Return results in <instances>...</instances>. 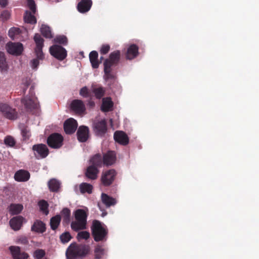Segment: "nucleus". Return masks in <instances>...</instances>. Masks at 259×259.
Instances as JSON below:
<instances>
[{
	"label": "nucleus",
	"mask_w": 259,
	"mask_h": 259,
	"mask_svg": "<svg viewBox=\"0 0 259 259\" xmlns=\"http://www.w3.org/2000/svg\"><path fill=\"white\" fill-rule=\"evenodd\" d=\"M106 252V250L100 245H97L94 250L96 259H101Z\"/></svg>",
	"instance_id": "nucleus-32"
},
{
	"label": "nucleus",
	"mask_w": 259,
	"mask_h": 259,
	"mask_svg": "<svg viewBox=\"0 0 259 259\" xmlns=\"http://www.w3.org/2000/svg\"><path fill=\"white\" fill-rule=\"evenodd\" d=\"M8 69V64L6 61L5 55L3 52H0V70L7 71Z\"/></svg>",
	"instance_id": "nucleus-31"
},
{
	"label": "nucleus",
	"mask_w": 259,
	"mask_h": 259,
	"mask_svg": "<svg viewBox=\"0 0 259 259\" xmlns=\"http://www.w3.org/2000/svg\"><path fill=\"white\" fill-rule=\"evenodd\" d=\"M79 94L85 98L89 97L90 96L88 89L87 87H84L80 89Z\"/></svg>",
	"instance_id": "nucleus-49"
},
{
	"label": "nucleus",
	"mask_w": 259,
	"mask_h": 259,
	"mask_svg": "<svg viewBox=\"0 0 259 259\" xmlns=\"http://www.w3.org/2000/svg\"><path fill=\"white\" fill-rule=\"evenodd\" d=\"M101 200L102 202L106 205L107 207L114 205L116 203L115 199L110 197L108 195L102 193L101 195Z\"/></svg>",
	"instance_id": "nucleus-22"
},
{
	"label": "nucleus",
	"mask_w": 259,
	"mask_h": 259,
	"mask_svg": "<svg viewBox=\"0 0 259 259\" xmlns=\"http://www.w3.org/2000/svg\"><path fill=\"white\" fill-rule=\"evenodd\" d=\"M77 139L81 142H85L89 137V128L85 126H80L77 132Z\"/></svg>",
	"instance_id": "nucleus-17"
},
{
	"label": "nucleus",
	"mask_w": 259,
	"mask_h": 259,
	"mask_svg": "<svg viewBox=\"0 0 259 259\" xmlns=\"http://www.w3.org/2000/svg\"><path fill=\"white\" fill-rule=\"evenodd\" d=\"M92 165L96 167L101 166L103 163V157L102 158L100 154H96L90 160Z\"/></svg>",
	"instance_id": "nucleus-28"
},
{
	"label": "nucleus",
	"mask_w": 259,
	"mask_h": 259,
	"mask_svg": "<svg viewBox=\"0 0 259 259\" xmlns=\"http://www.w3.org/2000/svg\"><path fill=\"white\" fill-rule=\"evenodd\" d=\"M71 108L76 113H82L85 110V105L80 100H74L71 103Z\"/></svg>",
	"instance_id": "nucleus-14"
},
{
	"label": "nucleus",
	"mask_w": 259,
	"mask_h": 259,
	"mask_svg": "<svg viewBox=\"0 0 259 259\" xmlns=\"http://www.w3.org/2000/svg\"><path fill=\"white\" fill-rule=\"evenodd\" d=\"M61 217L60 215H57L51 218L50 220V226L52 230H55L60 223Z\"/></svg>",
	"instance_id": "nucleus-33"
},
{
	"label": "nucleus",
	"mask_w": 259,
	"mask_h": 259,
	"mask_svg": "<svg viewBox=\"0 0 259 259\" xmlns=\"http://www.w3.org/2000/svg\"><path fill=\"white\" fill-rule=\"evenodd\" d=\"M50 52L53 56L60 61L64 60L67 56V51L65 49L56 45L50 48Z\"/></svg>",
	"instance_id": "nucleus-7"
},
{
	"label": "nucleus",
	"mask_w": 259,
	"mask_h": 259,
	"mask_svg": "<svg viewBox=\"0 0 259 259\" xmlns=\"http://www.w3.org/2000/svg\"><path fill=\"white\" fill-rule=\"evenodd\" d=\"M109 50L110 46L109 45H103L100 49V53L106 54L109 52Z\"/></svg>",
	"instance_id": "nucleus-53"
},
{
	"label": "nucleus",
	"mask_w": 259,
	"mask_h": 259,
	"mask_svg": "<svg viewBox=\"0 0 259 259\" xmlns=\"http://www.w3.org/2000/svg\"><path fill=\"white\" fill-rule=\"evenodd\" d=\"M34 155L36 158H46L49 154V149L45 144H38L32 146Z\"/></svg>",
	"instance_id": "nucleus-6"
},
{
	"label": "nucleus",
	"mask_w": 259,
	"mask_h": 259,
	"mask_svg": "<svg viewBox=\"0 0 259 259\" xmlns=\"http://www.w3.org/2000/svg\"><path fill=\"white\" fill-rule=\"evenodd\" d=\"M113 106V103L110 98H103L102 104L101 106V109L104 112L110 111Z\"/></svg>",
	"instance_id": "nucleus-26"
},
{
	"label": "nucleus",
	"mask_w": 259,
	"mask_h": 259,
	"mask_svg": "<svg viewBox=\"0 0 259 259\" xmlns=\"http://www.w3.org/2000/svg\"><path fill=\"white\" fill-rule=\"evenodd\" d=\"M9 250L13 259H26L29 257L28 253L21 251V248L19 246H11L9 247Z\"/></svg>",
	"instance_id": "nucleus-10"
},
{
	"label": "nucleus",
	"mask_w": 259,
	"mask_h": 259,
	"mask_svg": "<svg viewBox=\"0 0 259 259\" xmlns=\"http://www.w3.org/2000/svg\"><path fill=\"white\" fill-rule=\"evenodd\" d=\"M77 123L76 121L73 118L67 119L64 123V129L67 134L73 133L76 130Z\"/></svg>",
	"instance_id": "nucleus-13"
},
{
	"label": "nucleus",
	"mask_w": 259,
	"mask_h": 259,
	"mask_svg": "<svg viewBox=\"0 0 259 259\" xmlns=\"http://www.w3.org/2000/svg\"><path fill=\"white\" fill-rule=\"evenodd\" d=\"M92 5L91 0H81L77 5V10L81 13H84L88 12Z\"/></svg>",
	"instance_id": "nucleus-18"
},
{
	"label": "nucleus",
	"mask_w": 259,
	"mask_h": 259,
	"mask_svg": "<svg viewBox=\"0 0 259 259\" xmlns=\"http://www.w3.org/2000/svg\"><path fill=\"white\" fill-rule=\"evenodd\" d=\"M38 205L41 211H42L46 215H47L49 213L48 209V204L47 201L44 200H40L38 202Z\"/></svg>",
	"instance_id": "nucleus-39"
},
{
	"label": "nucleus",
	"mask_w": 259,
	"mask_h": 259,
	"mask_svg": "<svg viewBox=\"0 0 259 259\" xmlns=\"http://www.w3.org/2000/svg\"><path fill=\"white\" fill-rule=\"evenodd\" d=\"M98 57V54L95 51H92L89 55L90 60L94 68H97L99 66Z\"/></svg>",
	"instance_id": "nucleus-25"
},
{
	"label": "nucleus",
	"mask_w": 259,
	"mask_h": 259,
	"mask_svg": "<svg viewBox=\"0 0 259 259\" xmlns=\"http://www.w3.org/2000/svg\"><path fill=\"white\" fill-rule=\"evenodd\" d=\"M90 237V233L86 231L79 232L77 235V238L79 241L81 239L87 240L89 239Z\"/></svg>",
	"instance_id": "nucleus-42"
},
{
	"label": "nucleus",
	"mask_w": 259,
	"mask_h": 259,
	"mask_svg": "<svg viewBox=\"0 0 259 259\" xmlns=\"http://www.w3.org/2000/svg\"><path fill=\"white\" fill-rule=\"evenodd\" d=\"M48 185L50 191L52 192H57L60 187V182L55 179L50 180Z\"/></svg>",
	"instance_id": "nucleus-27"
},
{
	"label": "nucleus",
	"mask_w": 259,
	"mask_h": 259,
	"mask_svg": "<svg viewBox=\"0 0 259 259\" xmlns=\"http://www.w3.org/2000/svg\"><path fill=\"white\" fill-rule=\"evenodd\" d=\"M22 134L23 138L25 139H28L30 136L29 131H27V130H26V129H24L22 131Z\"/></svg>",
	"instance_id": "nucleus-55"
},
{
	"label": "nucleus",
	"mask_w": 259,
	"mask_h": 259,
	"mask_svg": "<svg viewBox=\"0 0 259 259\" xmlns=\"http://www.w3.org/2000/svg\"><path fill=\"white\" fill-rule=\"evenodd\" d=\"M8 4L7 0H0V5L3 7H6Z\"/></svg>",
	"instance_id": "nucleus-56"
},
{
	"label": "nucleus",
	"mask_w": 259,
	"mask_h": 259,
	"mask_svg": "<svg viewBox=\"0 0 259 259\" xmlns=\"http://www.w3.org/2000/svg\"><path fill=\"white\" fill-rule=\"evenodd\" d=\"M116 172L114 169H110L103 173L101 178L103 184L105 186L110 185L113 181Z\"/></svg>",
	"instance_id": "nucleus-12"
},
{
	"label": "nucleus",
	"mask_w": 259,
	"mask_h": 259,
	"mask_svg": "<svg viewBox=\"0 0 259 259\" xmlns=\"http://www.w3.org/2000/svg\"><path fill=\"white\" fill-rule=\"evenodd\" d=\"M62 215H63L64 219L66 221H68L69 220L70 215V211L69 209L67 208H64L62 212Z\"/></svg>",
	"instance_id": "nucleus-48"
},
{
	"label": "nucleus",
	"mask_w": 259,
	"mask_h": 259,
	"mask_svg": "<svg viewBox=\"0 0 259 259\" xmlns=\"http://www.w3.org/2000/svg\"><path fill=\"white\" fill-rule=\"evenodd\" d=\"M25 241L24 242V243H26L27 242V240L26 239H25L24 240Z\"/></svg>",
	"instance_id": "nucleus-59"
},
{
	"label": "nucleus",
	"mask_w": 259,
	"mask_h": 259,
	"mask_svg": "<svg viewBox=\"0 0 259 259\" xmlns=\"http://www.w3.org/2000/svg\"><path fill=\"white\" fill-rule=\"evenodd\" d=\"M120 57V52L118 51H114L110 54L109 58L106 59L105 61L110 63V67L113 64L118 62Z\"/></svg>",
	"instance_id": "nucleus-23"
},
{
	"label": "nucleus",
	"mask_w": 259,
	"mask_h": 259,
	"mask_svg": "<svg viewBox=\"0 0 259 259\" xmlns=\"http://www.w3.org/2000/svg\"><path fill=\"white\" fill-rule=\"evenodd\" d=\"M10 16V14L9 11H3L0 16V18L2 19V21H6L7 20Z\"/></svg>",
	"instance_id": "nucleus-52"
},
{
	"label": "nucleus",
	"mask_w": 259,
	"mask_h": 259,
	"mask_svg": "<svg viewBox=\"0 0 259 259\" xmlns=\"http://www.w3.org/2000/svg\"><path fill=\"white\" fill-rule=\"evenodd\" d=\"M139 47L135 44H131V60L139 55Z\"/></svg>",
	"instance_id": "nucleus-38"
},
{
	"label": "nucleus",
	"mask_w": 259,
	"mask_h": 259,
	"mask_svg": "<svg viewBox=\"0 0 259 259\" xmlns=\"http://www.w3.org/2000/svg\"><path fill=\"white\" fill-rule=\"evenodd\" d=\"M126 53H127V55H126V58H127V59H130V58H129L128 54H130V47H128V48H127Z\"/></svg>",
	"instance_id": "nucleus-57"
},
{
	"label": "nucleus",
	"mask_w": 259,
	"mask_h": 259,
	"mask_svg": "<svg viewBox=\"0 0 259 259\" xmlns=\"http://www.w3.org/2000/svg\"><path fill=\"white\" fill-rule=\"evenodd\" d=\"M4 143L7 146L13 147L15 145L16 142L12 136H8L5 138Z\"/></svg>",
	"instance_id": "nucleus-44"
},
{
	"label": "nucleus",
	"mask_w": 259,
	"mask_h": 259,
	"mask_svg": "<svg viewBox=\"0 0 259 259\" xmlns=\"http://www.w3.org/2000/svg\"><path fill=\"white\" fill-rule=\"evenodd\" d=\"M20 29L17 27H12L9 31V36L12 39H14L15 36L20 34Z\"/></svg>",
	"instance_id": "nucleus-43"
},
{
	"label": "nucleus",
	"mask_w": 259,
	"mask_h": 259,
	"mask_svg": "<svg viewBox=\"0 0 259 259\" xmlns=\"http://www.w3.org/2000/svg\"><path fill=\"white\" fill-rule=\"evenodd\" d=\"M92 91L97 99H101L103 97L105 92L102 87L93 88Z\"/></svg>",
	"instance_id": "nucleus-37"
},
{
	"label": "nucleus",
	"mask_w": 259,
	"mask_h": 259,
	"mask_svg": "<svg viewBox=\"0 0 259 259\" xmlns=\"http://www.w3.org/2000/svg\"><path fill=\"white\" fill-rule=\"evenodd\" d=\"M23 209L22 205L20 204H12L9 206V212L12 215L20 213Z\"/></svg>",
	"instance_id": "nucleus-24"
},
{
	"label": "nucleus",
	"mask_w": 259,
	"mask_h": 259,
	"mask_svg": "<svg viewBox=\"0 0 259 259\" xmlns=\"http://www.w3.org/2000/svg\"><path fill=\"white\" fill-rule=\"evenodd\" d=\"M60 238L63 243H65L68 242L71 239V237L69 233L65 232L60 236Z\"/></svg>",
	"instance_id": "nucleus-46"
},
{
	"label": "nucleus",
	"mask_w": 259,
	"mask_h": 259,
	"mask_svg": "<svg viewBox=\"0 0 259 259\" xmlns=\"http://www.w3.org/2000/svg\"><path fill=\"white\" fill-rule=\"evenodd\" d=\"M79 189L80 193L82 194L86 192L89 194H91L92 192L93 186L90 184L82 183L79 185Z\"/></svg>",
	"instance_id": "nucleus-30"
},
{
	"label": "nucleus",
	"mask_w": 259,
	"mask_h": 259,
	"mask_svg": "<svg viewBox=\"0 0 259 259\" xmlns=\"http://www.w3.org/2000/svg\"><path fill=\"white\" fill-rule=\"evenodd\" d=\"M34 86L32 85L29 90L30 96H26L21 99V103L28 110L37 109L39 105L36 98L33 97Z\"/></svg>",
	"instance_id": "nucleus-4"
},
{
	"label": "nucleus",
	"mask_w": 259,
	"mask_h": 259,
	"mask_svg": "<svg viewBox=\"0 0 259 259\" xmlns=\"http://www.w3.org/2000/svg\"><path fill=\"white\" fill-rule=\"evenodd\" d=\"M27 4L29 9L33 13H35L36 11L35 5L33 0H27Z\"/></svg>",
	"instance_id": "nucleus-51"
},
{
	"label": "nucleus",
	"mask_w": 259,
	"mask_h": 259,
	"mask_svg": "<svg viewBox=\"0 0 259 259\" xmlns=\"http://www.w3.org/2000/svg\"><path fill=\"white\" fill-rule=\"evenodd\" d=\"M63 137L59 134H51L47 139L48 145L54 149L60 148L63 145Z\"/></svg>",
	"instance_id": "nucleus-5"
},
{
	"label": "nucleus",
	"mask_w": 259,
	"mask_h": 259,
	"mask_svg": "<svg viewBox=\"0 0 259 259\" xmlns=\"http://www.w3.org/2000/svg\"><path fill=\"white\" fill-rule=\"evenodd\" d=\"M99 170L97 167L94 166H90L87 169L85 172L86 177L91 180H95L97 178V175Z\"/></svg>",
	"instance_id": "nucleus-21"
},
{
	"label": "nucleus",
	"mask_w": 259,
	"mask_h": 259,
	"mask_svg": "<svg viewBox=\"0 0 259 259\" xmlns=\"http://www.w3.org/2000/svg\"><path fill=\"white\" fill-rule=\"evenodd\" d=\"M91 230L95 241L98 242L105 239L107 231L99 221L95 220L93 222Z\"/></svg>",
	"instance_id": "nucleus-3"
},
{
	"label": "nucleus",
	"mask_w": 259,
	"mask_h": 259,
	"mask_svg": "<svg viewBox=\"0 0 259 259\" xmlns=\"http://www.w3.org/2000/svg\"><path fill=\"white\" fill-rule=\"evenodd\" d=\"M24 20L25 22L30 24H35L36 23V19L34 16L30 12L26 11L24 16Z\"/></svg>",
	"instance_id": "nucleus-34"
},
{
	"label": "nucleus",
	"mask_w": 259,
	"mask_h": 259,
	"mask_svg": "<svg viewBox=\"0 0 259 259\" xmlns=\"http://www.w3.org/2000/svg\"><path fill=\"white\" fill-rule=\"evenodd\" d=\"M116 154L113 151H109L103 156V164L107 165H111L115 163Z\"/></svg>",
	"instance_id": "nucleus-19"
},
{
	"label": "nucleus",
	"mask_w": 259,
	"mask_h": 259,
	"mask_svg": "<svg viewBox=\"0 0 259 259\" xmlns=\"http://www.w3.org/2000/svg\"><path fill=\"white\" fill-rule=\"evenodd\" d=\"M55 42H58L63 45H66L67 42V38L64 35H59L56 36L54 39Z\"/></svg>",
	"instance_id": "nucleus-45"
},
{
	"label": "nucleus",
	"mask_w": 259,
	"mask_h": 259,
	"mask_svg": "<svg viewBox=\"0 0 259 259\" xmlns=\"http://www.w3.org/2000/svg\"><path fill=\"white\" fill-rule=\"evenodd\" d=\"M31 66L33 69H36L38 65H39V61L38 59H34L31 61Z\"/></svg>",
	"instance_id": "nucleus-54"
},
{
	"label": "nucleus",
	"mask_w": 259,
	"mask_h": 259,
	"mask_svg": "<svg viewBox=\"0 0 259 259\" xmlns=\"http://www.w3.org/2000/svg\"><path fill=\"white\" fill-rule=\"evenodd\" d=\"M31 83V80L29 78H26L23 80L22 83V88H23V93L25 94L26 91L29 85H30Z\"/></svg>",
	"instance_id": "nucleus-47"
},
{
	"label": "nucleus",
	"mask_w": 259,
	"mask_h": 259,
	"mask_svg": "<svg viewBox=\"0 0 259 259\" xmlns=\"http://www.w3.org/2000/svg\"><path fill=\"white\" fill-rule=\"evenodd\" d=\"M89 106H90V107H92L94 106V105H95V103H94V102H93V101H90V102H89Z\"/></svg>",
	"instance_id": "nucleus-58"
},
{
	"label": "nucleus",
	"mask_w": 259,
	"mask_h": 259,
	"mask_svg": "<svg viewBox=\"0 0 259 259\" xmlns=\"http://www.w3.org/2000/svg\"><path fill=\"white\" fill-rule=\"evenodd\" d=\"M104 72H105V78L106 79L109 78H113L114 77L113 75L110 73L111 71V67L110 65V63H108L107 61H105L104 63Z\"/></svg>",
	"instance_id": "nucleus-35"
},
{
	"label": "nucleus",
	"mask_w": 259,
	"mask_h": 259,
	"mask_svg": "<svg viewBox=\"0 0 259 259\" xmlns=\"http://www.w3.org/2000/svg\"><path fill=\"white\" fill-rule=\"evenodd\" d=\"M114 140L123 145H125L128 143V136L122 131H117L114 134Z\"/></svg>",
	"instance_id": "nucleus-15"
},
{
	"label": "nucleus",
	"mask_w": 259,
	"mask_h": 259,
	"mask_svg": "<svg viewBox=\"0 0 259 259\" xmlns=\"http://www.w3.org/2000/svg\"><path fill=\"white\" fill-rule=\"evenodd\" d=\"M46 254L45 251L42 249H37L33 253L34 259H42Z\"/></svg>",
	"instance_id": "nucleus-41"
},
{
	"label": "nucleus",
	"mask_w": 259,
	"mask_h": 259,
	"mask_svg": "<svg viewBox=\"0 0 259 259\" xmlns=\"http://www.w3.org/2000/svg\"><path fill=\"white\" fill-rule=\"evenodd\" d=\"M74 215L76 221L71 223V228L75 231L86 229L87 214L85 211L81 209H77Z\"/></svg>",
	"instance_id": "nucleus-2"
},
{
	"label": "nucleus",
	"mask_w": 259,
	"mask_h": 259,
	"mask_svg": "<svg viewBox=\"0 0 259 259\" xmlns=\"http://www.w3.org/2000/svg\"><path fill=\"white\" fill-rule=\"evenodd\" d=\"M31 230L37 232L43 233L46 230L45 225L41 221H37L34 223Z\"/></svg>",
	"instance_id": "nucleus-29"
},
{
	"label": "nucleus",
	"mask_w": 259,
	"mask_h": 259,
	"mask_svg": "<svg viewBox=\"0 0 259 259\" xmlns=\"http://www.w3.org/2000/svg\"><path fill=\"white\" fill-rule=\"evenodd\" d=\"M88 251V247L85 245L71 244L67 248L66 255L67 259H76L85 256Z\"/></svg>",
	"instance_id": "nucleus-1"
},
{
	"label": "nucleus",
	"mask_w": 259,
	"mask_h": 259,
	"mask_svg": "<svg viewBox=\"0 0 259 259\" xmlns=\"http://www.w3.org/2000/svg\"><path fill=\"white\" fill-rule=\"evenodd\" d=\"M0 111L9 119H15L17 118V113L16 110L7 104L0 103Z\"/></svg>",
	"instance_id": "nucleus-8"
},
{
	"label": "nucleus",
	"mask_w": 259,
	"mask_h": 259,
	"mask_svg": "<svg viewBox=\"0 0 259 259\" xmlns=\"http://www.w3.org/2000/svg\"><path fill=\"white\" fill-rule=\"evenodd\" d=\"M35 51L37 57V59L39 60H42L44 58V55L42 51V48H36Z\"/></svg>",
	"instance_id": "nucleus-50"
},
{
	"label": "nucleus",
	"mask_w": 259,
	"mask_h": 259,
	"mask_svg": "<svg viewBox=\"0 0 259 259\" xmlns=\"http://www.w3.org/2000/svg\"><path fill=\"white\" fill-rule=\"evenodd\" d=\"M7 52L13 55H20L23 50V47L20 42H10L6 45Z\"/></svg>",
	"instance_id": "nucleus-9"
},
{
	"label": "nucleus",
	"mask_w": 259,
	"mask_h": 259,
	"mask_svg": "<svg viewBox=\"0 0 259 259\" xmlns=\"http://www.w3.org/2000/svg\"><path fill=\"white\" fill-rule=\"evenodd\" d=\"M41 34L46 38H52L53 37L50 28L46 25H42L40 28Z\"/></svg>",
	"instance_id": "nucleus-36"
},
{
	"label": "nucleus",
	"mask_w": 259,
	"mask_h": 259,
	"mask_svg": "<svg viewBox=\"0 0 259 259\" xmlns=\"http://www.w3.org/2000/svg\"><path fill=\"white\" fill-rule=\"evenodd\" d=\"M30 178L29 173L24 170H19L16 172L14 178L18 182H26Z\"/></svg>",
	"instance_id": "nucleus-20"
},
{
	"label": "nucleus",
	"mask_w": 259,
	"mask_h": 259,
	"mask_svg": "<svg viewBox=\"0 0 259 259\" xmlns=\"http://www.w3.org/2000/svg\"><path fill=\"white\" fill-rule=\"evenodd\" d=\"M24 220V219L23 217L18 215L11 219L9 223L13 230L18 231L20 229Z\"/></svg>",
	"instance_id": "nucleus-16"
},
{
	"label": "nucleus",
	"mask_w": 259,
	"mask_h": 259,
	"mask_svg": "<svg viewBox=\"0 0 259 259\" xmlns=\"http://www.w3.org/2000/svg\"><path fill=\"white\" fill-rule=\"evenodd\" d=\"M93 128L95 133L98 136H102L107 131L106 122L105 119L95 121L93 124Z\"/></svg>",
	"instance_id": "nucleus-11"
},
{
	"label": "nucleus",
	"mask_w": 259,
	"mask_h": 259,
	"mask_svg": "<svg viewBox=\"0 0 259 259\" xmlns=\"http://www.w3.org/2000/svg\"><path fill=\"white\" fill-rule=\"evenodd\" d=\"M34 40L36 44V48H42L44 46V39L39 34H35L34 36Z\"/></svg>",
	"instance_id": "nucleus-40"
}]
</instances>
